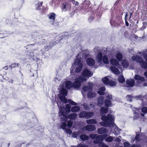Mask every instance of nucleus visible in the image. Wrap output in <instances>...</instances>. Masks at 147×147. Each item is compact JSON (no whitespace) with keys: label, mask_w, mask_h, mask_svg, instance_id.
Returning <instances> with one entry per match:
<instances>
[{"label":"nucleus","mask_w":147,"mask_h":147,"mask_svg":"<svg viewBox=\"0 0 147 147\" xmlns=\"http://www.w3.org/2000/svg\"><path fill=\"white\" fill-rule=\"evenodd\" d=\"M104 98L103 97H100L98 98L97 104L99 106H101L103 104Z\"/></svg>","instance_id":"nucleus-25"},{"label":"nucleus","mask_w":147,"mask_h":147,"mask_svg":"<svg viewBox=\"0 0 147 147\" xmlns=\"http://www.w3.org/2000/svg\"><path fill=\"white\" fill-rule=\"evenodd\" d=\"M143 56L144 58L146 60V61L147 62V53H144L143 54Z\"/></svg>","instance_id":"nucleus-60"},{"label":"nucleus","mask_w":147,"mask_h":147,"mask_svg":"<svg viewBox=\"0 0 147 147\" xmlns=\"http://www.w3.org/2000/svg\"><path fill=\"white\" fill-rule=\"evenodd\" d=\"M90 2L89 1L85 0L82 6L81 7V9L83 10V9H87L89 7L90 5Z\"/></svg>","instance_id":"nucleus-11"},{"label":"nucleus","mask_w":147,"mask_h":147,"mask_svg":"<svg viewBox=\"0 0 147 147\" xmlns=\"http://www.w3.org/2000/svg\"><path fill=\"white\" fill-rule=\"evenodd\" d=\"M97 93L98 94L101 95H103L105 94V93L104 92L99 90L97 92Z\"/></svg>","instance_id":"nucleus-52"},{"label":"nucleus","mask_w":147,"mask_h":147,"mask_svg":"<svg viewBox=\"0 0 147 147\" xmlns=\"http://www.w3.org/2000/svg\"><path fill=\"white\" fill-rule=\"evenodd\" d=\"M86 61L87 65L90 66H94L95 63V60L91 57L88 58Z\"/></svg>","instance_id":"nucleus-10"},{"label":"nucleus","mask_w":147,"mask_h":147,"mask_svg":"<svg viewBox=\"0 0 147 147\" xmlns=\"http://www.w3.org/2000/svg\"><path fill=\"white\" fill-rule=\"evenodd\" d=\"M113 139L114 138L113 137L110 136L106 138L105 141L107 142H112Z\"/></svg>","instance_id":"nucleus-39"},{"label":"nucleus","mask_w":147,"mask_h":147,"mask_svg":"<svg viewBox=\"0 0 147 147\" xmlns=\"http://www.w3.org/2000/svg\"><path fill=\"white\" fill-rule=\"evenodd\" d=\"M104 134L100 135V137H101L100 139H102V140L103 141L104 139H106L107 137V136L108 135L107 134Z\"/></svg>","instance_id":"nucleus-47"},{"label":"nucleus","mask_w":147,"mask_h":147,"mask_svg":"<svg viewBox=\"0 0 147 147\" xmlns=\"http://www.w3.org/2000/svg\"><path fill=\"white\" fill-rule=\"evenodd\" d=\"M102 53L101 52H99L97 54L96 57L99 63H101L102 62Z\"/></svg>","instance_id":"nucleus-26"},{"label":"nucleus","mask_w":147,"mask_h":147,"mask_svg":"<svg viewBox=\"0 0 147 147\" xmlns=\"http://www.w3.org/2000/svg\"><path fill=\"white\" fill-rule=\"evenodd\" d=\"M126 98L130 101H132V96L130 95H127V96Z\"/></svg>","instance_id":"nucleus-51"},{"label":"nucleus","mask_w":147,"mask_h":147,"mask_svg":"<svg viewBox=\"0 0 147 147\" xmlns=\"http://www.w3.org/2000/svg\"><path fill=\"white\" fill-rule=\"evenodd\" d=\"M108 83V85L111 86H114L116 84V82L112 80H109Z\"/></svg>","instance_id":"nucleus-40"},{"label":"nucleus","mask_w":147,"mask_h":147,"mask_svg":"<svg viewBox=\"0 0 147 147\" xmlns=\"http://www.w3.org/2000/svg\"><path fill=\"white\" fill-rule=\"evenodd\" d=\"M102 60L105 64H108L109 63L108 59L106 55H104L103 56Z\"/></svg>","instance_id":"nucleus-33"},{"label":"nucleus","mask_w":147,"mask_h":147,"mask_svg":"<svg viewBox=\"0 0 147 147\" xmlns=\"http://www.w3.org/2000/svg\"><path fill=\"white\" fill-rule=\"evenodd\" d=\"M110 69L111 71L115 74H118L120 73L119 71L115 66H111L110 67Z\"/></svg>","instance_id":"nucleus-15"},{"label":"nucleus","mask_w":147,"mask_h":147,"mask_svg":"<svg viewBox=\"0 0 147 147\" xmlns=\"http://www.w3.org/2000/svg\"><path fill=\"white\" fill-rule=\"evenodd\" d=\"M142 112L145 114L147 113V107H144L142 109Z\"/></svg>","instance_id":"nucleus-50"},{"label":"nucleus","mask_w":147,"mask_h":147,"mask_svg":"<svg viewBox=\"0 0 147 147\" xmlns=\"http://www.w3.org/2000/svg\"><path fill=\"white\" fill-rule=\"evenodd\" d=\"M118 80L119 82L121 83H123L125 81V79L124 76L122 75L119 76Z\"/></svg>","instance_id":"nucleus-30"},{"label":"nucleus","mask_w":147,"mask_h":147,"mask_svg":"<svg viewBox=\"0 0 147 147\" xmlns=\"http://www.w3.org/2000/svg\"><path fill=\"white\" fill-rule=\"evenodd\" d=\"M109 61L111 64L113 65L118 66L119 65V61L115 58H111L110 59Z\"/></svg>","instance_id":"nucleus-13"},{"label":"nucleus","mask_w":147,"mask_h":147,"mask_svg":"<svg viewBox=\"0 0 147 147\" xmlns=\"http://www.w3.org/2000/svg\"><path fill=\"white\" fill-rule=\"evenodd\" d=\"M86 78L81 76H79L75 78L74 82L72 83L70 81H67L65 83V86L67 89L69 90L72 87L74 88H78L80 87L81 83L86 81Z\"/></svg>","instance_id":"nucleus-1"},{"label":"nucleus","mask_w":147,"mask_h":147,"mask_svg":"<svg viewBox=\"0 0 147 147\" xmlns=\"http://www.w3.org/2000/svg\"><path fill=\"white\" fill-rule=\"evenodd\" d=\"M73 124V121L71 120H70L67 122V126L68 127H71Z\"/></svg>","instance_id":"nucleus-44"},{"label":"nucleus","mask_w":147,"mask_h":147,"mask_svg":"<svg viewBox=\"0 0 147 147\" xmlns=\"http://www.w3.org/2000/svg\"><path fill=\"white\" fill-rule=\"evenodd\" d=\"M56 16V14L54 12L50 13L48 16L49 19L50 20H52L53 22L55 21Z\"/></svg>","instance_id":"nucleus-19"},{"label":"nucleus","mask_w":147,"mask_h":147,"mask_svg":"<svg viewBox=\"0 0 147 147\" xmlns=\"http://www.w3.org/2000/svg\"><path fill=\"white\" fill-rule=\"evenodd\" d=\"M97 135V134H91L89 136L91 139H95Z\"/></svg>","instance_id":"nucleus-49"},{"label":"nucleus","mask_w":147,"mask_h":147,"mask_svg":"<svg viewBox=\"0 0 147 147\" xmlns=\"http://www.w3.org/2000/svg\"><path fill=\"white\" fill-rule=\"evenodd\" d=\"M65 96L64 95H60L59 96L60 100L64 103L67 102V99L65 97Z\"/></svg>","instance_id":"nucleus-37"},{"label":"nucleus","mask_w":147,"mask_h":147,"mask_svg":"<svg viewBox=\"0 0 147 147\" xmlns=\"http://www.w3.org/2000/svg\"><path fill=\"white\" fill-rule=\"evenodd\" d=\"M102 147H109L107 145L103 144L102 145Z\"/></svg>","instance_id":"nucleus-64"},{"label":"nucleus","mask_w":147,"mask_h":147,"mask_svg":"<svg viewBox=\"0 0 147 147\" xmlns=\"http://www.w3.org/2000/svg\"><path fill=\"white\" fill-rule=\"evenodd\" d=\"M35 51H37V50H34V51L32 52L29 53V54L28 55V56H30V57L31 58L34 57V52Z\"/></svg>","instance_id":"nucleus-48"},{"label":"nucleus","mask_w":147,"mask_h":147,"mask_svg":"<svg viewBox=\"0 0 147 147\" xmlns=\"http://www.w3.org/2000/svg\"><path fill=\"white\" fill-rule=\"evenodd\" d=\"M124 145L125 147H129L130 144L129 142H126L124 143Z\"/></svg>","instance_id":"nucleus-55"},{"label":"nucleus","mask_w":147,"mask_h":147,"mask_svg":"<svg viewBox=\"0 0 147 147\" xmlns=\"http://www.w3.org/2000/svg\"><path fill=\"white\" fill-rule=\"evenodd\" d=\"M66 109L68 111H69L71 108V106L69 104H67L66 106Z\"/></svg>","instance_id":"nucleus-53"},{"label":"nucleus","mask_w":147,"mask_h":147,"mask_svg":"<svg viewBox=\"0 0 147 147\" xmlns=\"http://www.w3.org/2000/svg\"><path fill=\"white\" fill-rule=\"evenodd\" d=\"M102 80L103 83L107 85H108V82L109 81V79L106 76L103 78Z\"/></svg>","instance_id":"nucleus-36"},{"label":"nucleus","mask_w":147,"mask_h":147,"mask_svg":"<svg viewBox=\"0 0 147 147\" xmlns=\"http://www.w3.org/2000/svg\"><path fill=\"white\" fill-rule=\"evenodd\" d=\"M134 78L136 80H140L141 82H144L145 81L144 77L138 75H136L134 76Z\"/></svg>","instance_id":"nucleus-24"},{"label":"nucleus","mask_w":147,"mask_h":147,"mask_svg":"<svg viewBox=\"0 0 147 147\" xmlns=\"http://www.w3.org/2000/svg\"><path fill=\"white\" fill-rule=\"evenodd\" d=\"M132 60L135 61L139 63H140V61H142L143 59L138 55H136V56H134L132 57Z\"/></svg>","instance_id":"nucleus-14"},{"label":"nucleus","mask_w":147,"mask_h":147,"mask_svg":"<svg viewBox=\"0 0 147 147\" xmlns=\"http://www.w3.org/2000/svg\"><path fill=\"white\" fill-rule=\"evenodd\" d=\"M86 122L88 124H96L97 121L95 119H89L87 120Z\"/></svg>","instance_id":"nucleus-34"},{"label":"nucleus","mask_w":147,"mask_h":147,"mask_svg":"<svg viewBox=\"0 0 147 147\" xmlns=\"http://www.w3.org/2000/svg\"><path fill=\"white\" fill-rule=\"evenodd\" d=\"M80 109V107L79 106H75L71 107V111L72 112H76L79 111Z\"/></svg>","instance_id":"nucleus-32"},{"label":"nucleus","mask_w":147,"mask_h":147,"mask_svg":"<svg viewBox=\"0 0 147 147\" xmlns=\"http://www.w3.org/2000/svg\"><path fill=\"white\" fill-rule=\"evenodd\" d=\"M82 76L84 77L90 78L93 75V74L88 69H85L82 73Z\"/></svg>","instance_id":"nucleus-6"},{"label":"nucleus","mask_w":147,"mask_h":147,"mask_svg":"<svg viewBox=\"0 0 147 147\" xmlns=\"http://www.w3.org/2000/svg\"><path fill=\"white\" fill-rule=\"evenodd\" d=\"M105 104V107L108 108L111 107L112 106V103L111 101L107 99H106L104 101Z\"/></svg>","instance_id":"nucleus-23"},{"label":"nucleus","mask_w":147,"mask_h":147,"mask_svg":"<svg viewBox=\"0 0 147 147\" xmlns=\"http://www.w3.org/2000/svg\"><path fill=\"white\" fill-rule=\"evenodd\" d=\"M43 2H39L38 1L36 5V7L35 9L36 10H41V12L42 14H44L46 11V9L45 7H43L42 6Z\"/></svg>","instance_id":"nucleus-5"},{"label":"nucleus","mask_w":147,"mask_h":147,"mask_svg":"<svg viewBox=\"0 0 147 147\" xmlns=\"http://www.w3.org/2000/svg\"><path fill=\"white\" fill-rule=\"evenodd\" d=\"M71 2L74 4H75L76 5H78L79 4V3L77 1H76L74 0H71Z\"/></svg>","instance_id":"nucleus-56"},{"label":"nucleus","mask_w":147,"mask_h":147,"mask_svg":"<svg viewBox=\"0 0 147 147\" xmlns=\"http://www.w3.org/2000/svg\"><path fill=\"white\" fill-rule=\"evenodd\" d=\"M75 63L78 65V67L75 69V72L77 73L80 72L82 69L83 65L81 62V58L76 59L75 61Z\"/></svg>","instance_id":"nucleus-4"},{"label":"nucleus","mask_w":147,"mask_h":147,"mask_svg":"<svg viewBox=\"0 0 147 147\" xmlns=\"http://www.w3.org/2000/svg\"><path fill=\"white\" fill-rule=\"evenodd\" d=\"M140 67L143 69H147V62L143 60V59L140 61L139 63Z\"/></svg>","instance_id":"nucleus-18"},{"label":"nucleus","mask_w":147,"mask_h":147,"mask_svg":"<svg viewBox=\"0 0 147 147\" xmlns=\"http://www.w3.org/2000/svg\"><path fill=\"white\" fill-rule=\"evenodd\" d=\"M80 133V132L78 131L73 132L72 134V137L74 138H77L78 136Z\"/></svg>","instance_id":"nucleus-41"},{"label":"nucleus","mask_w":147,"mask_h":147,"mask_svg":"<svg viewBox=\"0 0 147 147\" xmlns=\"http://www.w3.org/2000/svg\"><path fill=\"white\" fill-rule=\"evenodd\" d=\"M94 114V113L92 112H87L86 111H82L80 113L79 117L80 118L88 119L91 118L93 115Z\"/></svg>","instance_id":"nucleus-3"},{"label":"nucleus","mask_w":147,"mask_h":147,"mask_svg":"<svg viewBox=\"0 0 147 147\" xmlns=\"http://www.w3.org/2000/svg\"><path fill=\"white\" fill-rule=\"evenodd\" d=\"M100 136V135H97L96 138V140H94V142L95 144H98L100 143L102 141V139H100L101 137L99 136Z\"/></svg>","instance_id":"nucleus-28"},{"label":"nucleus","mask_w":147,"mask_h":147,"mask_svg":"<svg viewBox=\"0 0 147 147\" xmlns=\"http://www.w3.org/2000/svg\"><path fill=\"white\" fill-rule=\"evenodd\" d=\"M115 57L118 61H121L122 60L123 56L121 53H118L116 54Z\"/></svg>","instance_id":"nucleus-21"},{"label":"nucleus","mask_w":147,"mask_h":147,"mask_svg":"<svg viewBox=\"0 0 147 147\" xmlns=\"http://www.w3.org/2000/svg\"><path fill=\"white\" fill-rule=\"evenodd\" d=\"M61 8L62 11H66L71 8V5L67 2H64L61 5Z\"/></svg>","instance_id":"nucleus-7"},{"label":"nucleus","mask_w":147,"mask_h":147,"mask_svg":"<svg viewBox=\"0 0 147 147\" xmlns=\"http://www.w3.org/2000/svg\"><path fill=\"white\" fill-rule=\"evenodd\" d=\"M106 90L105 88V87H100L99 89V90H100L103 92H104Z\"/></svg>","instance_id":"nucleus-61"},{"label":"nucleus","mask_w":147,"mask_h":147,"mask_svg":"<svg viewBox=\"0 0 147 147\" xmlns=\"http://www.w3.org/2000/svg\"><path fill=\"white\" fill-rule=\"evenodd\" d=\"M19 65V63H13L9 66V68H10L11 69L12 68L18 67Z\"/></svg>","instance_id":"nucleus-38"},{"label":"nucleus","mask_w":147,"mask_h":147,"mask_svg":"<svg viewBox=\"0 0 147 147\" xmlns=\"http://www.w3.org/2000/svg\"><path fill=\"white\" fill-rule=\"evenodd\" d=\"M60 113L61 115H62L64 118H67V115H66V113L65 112L64 110H60Z\"/></svg>","instance_id":"nucleus-42"},{"label":"nucleus","mask_w":147,"mask_h":147,"mask_svg":"<svg viewBox=\"0 0 147 147\" xmlns=\"http://www.w3.org/2000/svg\"><path fill=\"white\" fill-rule=\"evenodd\" d=\"M66 126L67 124L65 123H61L60 127L61 129L65 130L67 134L71 135L72 133V131L70 129L66 128Z\"/></svg>","instance_id":"nucleus-8"},{"label":"nucleus","mask_w":147,"mask_h":147,"mask_svg":"<svg viewBox=\"0 0 147 147\" xmlns=\"http://www.w3.org/2000/svg\"><path fill=\"white\" fill-rule=\"evenodd\" d=\"M130 147H142V146L140 144H133Z\"/></svg>","instance_id":"nucleus-57"},{"label":"nucleus","mask_w":147,"mask_h":147,"mask_svg":"<svg viewBox=\"0 0 147 147\" xmlns=\"http://www.w3.org/2000/svg\"><path fill=\"white\" fill-rule=\"evenodd\" d=\"M96 94L95 92L91 91L88 92L87 96V97L89 98H92L95 97L96 96Z\"/></svg>","instance_id":"nucleus-17"},{"label":"nucleus","mask_w":147,"mask_h":147,"mask_svg":"<svg viewBox=\"0 0 147 147\" xmlns=\"http://www.w3.org/2000/svg\"><path fill=\"white\" fill-rule=\"evenodd\" d=\"M86 130L88 131H93L95 130V127L93 125H87L85 127Z\"/></svg>","instance_id":"nucleus-16"},{"label":"nucleus","mask_w":147,"mask_h":147,"mask_svg":"<svg viewBox=\"0 0 147 147\" xmlns=\"http://www.w3.org/2000/svg\"><path fill=\"white\" fill-rule=\"evenodd\" d=\"M94 19V16H91L88 18V20L90 21H91Z\"/></svg>","instance_id":"nucleus-59"},{"label":"nucleus","mask_w":147,"mask_h":147,"mask_svg":"<svg viewBox=\"0 0 147 147\" xmlns=\"http://www.w3.org/2000/svg\"><path fill=\"white\" fill-rule=\"evenodd\" d=\"M101 119L103 121L100 122V124L101 126L105 127H109L111 125H113L114 121L113 116L110 114H108L107 116L105 115H102Z\"/></svg>","instance_id":"nucleus-2"},{"label":"nucleus","mask_w":147,"mask_h":147,"mask_svg":"<svg viewBox=\"0 0 147 147\" xmlns=\"http://www.w3.org/2000/svg\"><path fill=\"white\" fill-rule=\"evenodd\" d=\"M68 102L71 105H77V103L70 99L68 100Z\"/></svg>","instance_id":"nucleus-46"},{"label":"nucleus","mask_w":147,"mask_h":147,"mask_svg":"<svg viewBox=\"0 0 147 147\" xmlns=\"http://www.w3.org/2000/svg\"><path fill=\"white\" fill-rule=\"evenodd\" d=\"M108 108L107 107H102L100 109V112L101 114H104L107 113Z\"/></svg>","instance_id":"nucleus-20"},{"label":"nucleus","mask_w":147,"mask_h":147,"mask_svg":"<svg viewBox=\"0 0 147 147\" xmlns=\"http://www.w3.org/2000/svg\"><path fill=\"white\" fill-rule=\"evenodd\" d=\"M80 139L82 141H85L88 140L89 138V137L85 134H81L80 136Z\"/></svg>","instance_id":"nucleus-31"},{"label":"nucleus","mask_w":147,"mask_h":147,"mask_svg":"<svg viewBox=\"0 0 147 147\" xmlns=\"http://www.w3.org/2000/svg\"><path fill=\"white\" fill-rule=\"evenodd\" d=\"M128 16L127 13V12H126L125 13V25L127 26H129V24L128 22L127 21V16Z\"/></svg>","instance_id":"nucleus-43"},{"label":"nucleus","mask_w":147,"mask_h":147,"mask_svg":"<svg viewBox=\"0 0 147 147\" xmlns=\"http://www.w3.org/2000/svg\"><path fill=\"white\" fill-rule=\"evenodd\" d=\"M82 89L83 91L85 92H86L88 91L92 90V88L90 86H83Z\"/></svg>","instance_id":"nucleus-29"},{"label":"nucleus","mask_w":147,"mask_h":147,"mask_svg":"<svg viewBox=\"0 0 147 147\" xmlns=\"http://www.w3.org/2000/svg\"><path fill=\"white\" fill-rule=\"evenodd\" d=\"M140 135L139 134H137L135 137V139L136 141H139L140 140Z\"/></svg>","instance_id":"nucleus-45"},{"label":"nucleus","mask_w":147,"mask_h":147,"mask_svg":"<svg viewBox=\"0 0 147 147\" xmlns=\"http://www.w3.org/2000/svg\"><path fill=\"white\" fill-rule=\"evenodd\" d=\"M77 117L76 114L71 113L67 115V118H69L70 119L75 120L76 118Z\"/></svg>","instance_id":"nucleus-27"},{"label":"nucleus","mask_w":147,"mask_h":147,"mask_svg":"<svg viewBox=\"0 0 147 147\" xmlns=\"http://www.w3.org/2000/svg\"><path fill=\"white\" fill-rule=\"evenodd\" d=\"M83 106L84 109L86 110H88V109H90L89 106L86 104H84V105Z\"/></svg>","instance_id":"nucleus-54"},{"label":"nucleus","mask_w":147,"mask_h":147,"mask_svg":"<svg viewBox=\"0 0 147 147\" xmlns=\"http://www.w3.org/2000/svg\"><path fill=\"white\" fill-rule=\"evenodd\" d=\"M126 83L127 85L126 86L127 87H133L135 83L134 80L133 79L127 80Z\"/></svg>","instance_id":"nucleus-9"},{"label":"nucleus","mask_w":147,"mask_h":147,"mask_svg":"<svg viewBox=\"0 0 147 147\" xmlns=\"http://www.w3.org/2000/svg\"><path fill=\"white\" fill-rule=\"evenodd\" d=\"M144 75L145 76V77L147 78V71L144 73Z\"/></svg>","instance_id":"nucleus-63"},{"label":"nucleus","mask_w":147,"mask_h":147,"mask_svg":"<svg viewBox=\"0 0 147 147\" xmlns=\"http://www.w3.org/2000/svg\"><path fill=\"white\" fill-rule=\"evenodd\" d=\"M106 97L108 98L109 100H111L112 99V96L111 95L108 94L106 96Z\"/></svg>","instance_id":"nucleus-58"},{"label":"nucleus","mask_w":147,"mask_h":147,"mask_svg":"<svg viewBox=\"0 0 147 147\" xmlns=\"http://www.w3.org/2000/svg\"><path fill=\"white\" fill-rule=\"evenodd\" d=\"M97 131L98 134H107L108 132V130L107 128L102 127L98 128Z\"/></svg>","instance_id":"nucleus-12"},{"label":"nucleus","mask_w":147,"mask_h":147,"mask_svg":"<svg viewBox=\"0 0 147 147\" xmlns=\"http://www.w3.org/2000/svg\"><path fill=\"white\" fill-rule=\"evenodd\" d=\"M60 93L62 95L66 96L67 94V91L65 88H63L61 89Z\"/></svg>","instance_id":"nucleus-35"},{"label":"nucleus","mask_w":147,"mask_h":147,"mask_svg":"<svg viewBox=\"0 0 147 147\" xmlns=\"http://www.w3.org/2000/svg\"><path fill=\"white\" fill-rule=\"evenodd\" d=\"M141 82L139 81H137L136 84V85L137 86H140V84H141Z\"/></svg>","instance_id":"nucleus-62"},{"label":"nucleus","mask_w":147,"mask_h":147,"mask_svg":"<svg viewBox=\"0 0 147 147\" xmlns=\"http://www.w3.org/2000/svg\"><path fill=\"white\" fill-rule=\"evenodd\" d=\"M121 61V64L124 68H126L128 67L129 63L127 60L123 59Z\"/></svg>","instance_id":"nucleus-22"}]
</instances>
